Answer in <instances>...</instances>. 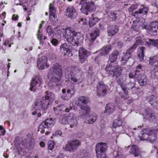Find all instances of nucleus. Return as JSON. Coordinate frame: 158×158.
Instances as JSON below:
<instances>
[{"instance_id": "obj_1", "label": "nucleus", "mask_w": 158, "mask_h": 158, "mask_svg": "<svg viewBox=\"0 0 158 158\" xmlns=\"http://www.w3.org/2000/svg\"><path fill=\"white\" fill-rule=\"evenodd\" d=\"M63 35L66 40L72 45L77 46L81 45L84 39L83 35L74 31L71 27L66 28Z\"/></svg>"}, {"instance_id": "obj_2", "label": "nucleus", "mask_w": 158, "mask_h": 158, "mask_svg": "<svg viewBox=\"0 0 158 158\" xmlns=\"http://www.w3.org/2000/svg\"><path fill=\"white\" fill-rule=\"evenodd\" d=\"M46 95L44 97L35 101V107L36 109L42 108L44 110L48 109L55 99L54 94L48 91L45 92Z\"/></svg>"}, {"instance_id": "obj_3", "label": "nucleus", "mask_w": 158, "mask_h": 158, "mask_svg": "<svg viewBox=\"0 0 158 158\" xmlns=\"http://www.w3.org/2000/svg\"><path fill=\"white\" fill-rule=\"evenodd\" d=\"M15 145L19 155H22V152H24L26 149L30 150L32 149L35 144V140L33 138L27 137L23 140H15Z\"/></svg>"}, {"instance_id": "obj_4", "label": "nucleus", "mask_w": 158, "mask_h": 158, "mask_svg": "<svg viewBox=\"0 0 158 158\" xmlns=\"http://www.w3.org/2000/svg\"><path fill=\"white\" fill-rule=\"evenodd\" d=\"M62 73V69L58 63H56L50 68L48 77L51 79V81H59L61 78Z\"/></svg>"}, {"instance_id": "obj_5", "label": "nucleus", "mask_w": 158, "mask_h": 158, "mask_svg": "<svg viewBox=\"0 0 158 158\" xmlns=\"http://www.w3.org/2000/svg\"><path fill=\"white\" fill-rule=\"evenodd\" d=\"M79 4L81 8L80 9L81 12L88 15V13L94 11L96 9L95 3L93 1H87V0H80Z\"/></svg>"}, {"instance_id": "obj_6", "label": "nucleus", "mask_w": 158, "mask_h": 158, "mask_svg": "<svg viewBox=\"0 0 158 158\" xmlns=\"http://www.w3.org/2000/svg\"><path fill=\"white\" fill-rule=\"evenodd\" d=\"M105 70L107 72H111L113 73H110L109 74V76L115 77L116 78L119 77L121 75L122 72V68L117 64H107Z\"/></svg>"}, {"instance_id": "obj_7", "label": "nucleus", "mask_w": 158, "mask_h": 158, "mask_svg": "<svg viewBox=\"0 0 158 158\" xmlns=\"http://www.w3.org/2000/svg\"><path fill=\"white\" fill-rule=\"evenodd\" d=\"M107 145L105 143H99L97 144L95 150L97 158H107L106 155Z\"/></svg>"}, {"instance_id": "obj_8", "label": "nucleus", "mask_w": 158, "mask_h": 158, "mask_svg": "<svg viewBox=\"0 0 158 158\" xmlns=\"http://www.w3.org/2000/svg\"><path fill=\"white\" fill-rule=\"evenodd\" d=\"M75 91V87L73 85H69L65 88L62 89L61 98L64 100L69 99L74 95Z\"/></svg>"}, {"instance_id": "obj_9", "label": "nucleus", "mask_w": 158, "mask_h": 158, "mask_svg": "<svg viewBox=\"0 0 158 158\" xmlns=\"http://www.w3.org/2000/svg\"><path fill=\"white\" fill-rule=\"evenodd\" d=\"M109 90L108 86L105 85L103 81L98 82L96 86L97 95L98 97H103L106 96Z\"/></svg>"}, {"instance_id": "obj_10", "label": "nucleus", "mask_w": 158, "mask_h": 158, "mask_svg": "<svg viewBox=\"0 0 158 158\" xmlns=\"http://www.w3.org/2000/svg\"><path fill=\"white\" fill-rule=\"evenodd\" d=\"M81 144V142L77 139L69 140L65 146L63 147L62 149L64 150L73 152L76 150Z\"/></svg>"}, {"instance_id": "obj_11", "label": "nucleus", "mask_w": 158, "mask_h": 158, "mask_svg": "<svg viewBox=\"0 0 158 158\" xmlns=\"http://www.w3.org/2000/svg\"><path fill=\"white\" fill-rule=\"evenodd\" d=\"M43 82V79L40 75H36L32 79L30 84V90L32 91L35 92L36 89L40 87Z\"/></svg>"}, {"instance_id": "obj_12", "label": "nucleus", "mask_w": 158, "mask_h": 158, "mask_svg": "<svg viewBox=\"0 0 158 158\" xmlns=\"http://www.w3.org/2000/svg\"><path fill=\"white\" fill-rule=\"evenodd\" d=\"M149 11L148 6L144 5H142L137 10L132 13V15L137 17L144 15H147Z\"/></svg>"}, {"instance_id": "obj_13", "label": "nucleus", "mask_w": 158, "mask_h": 158, "mask_svg": "<svg viewBox=\"0 0 158 158\" xmlns=\"http://www.w3.org/2000/svg\"><path fill=\"white\" fill-rule=\"evenodd\" d=\"M78 52L80 60L82 64L85 62L88 56L91 54L89 52L82 48H81L79 49Z\"/></svg>"}, {"instance_id": "obj_14", "label": "nucleus", "mask_w": 158, "mask_h": 158, "mask_svg": "<svg viewBox=\"0 0 158 158\" xmlns=\"http://www.w3.org/2000/svg\"><path fill=\"white\" fill-rule=\"evenodd\" d=\"M87 84L88 85H91L93 84L96 79L92 67L89 68L87 71Z\"/></svg>"}, {"instance_id": "obj_15", "label": "nucleus", "mask_w": 158, "mask_h": 158, "mask_svg": "<svg viewBox=\"0 0 158 158\" xmlns=\"http://www.w3.org/2000/svg\"><path fill=\"white\" fill-rule=\"evenodd\" d=\"M80 71V69L77 66L68 67L65 70V77L68 79L76 72L78 73Z\"/></svg>"}, {"instance_id": "obj_16", "label": "nucleus", "mask_w": 158, "mask_h": 158, "mask_svg": "<svg viewBox=\"0 0 158 158\" xmlns=\"http://www.w3.org/2000/svg\"><path fill=\"white\" fill-rule=\"evenodd\" d=\"M145 100L152 106L154 107H158V96L154 95L147 96L145 98Z\"/></svg>"}, {"instance_id": "obj_17", "label": "nucleus", "mask_w": 158, "mask_h": 158, "mask_svg": "<svg viewBox=\"0 0 158 158\" xmlns=\"http://www.w3.org/2000/svg\"><path fill=\"white\" fill-rule=\"evenodd\" d=\"M47 58L45 56H42L39 58L37 61V66L40 69H44L45 66L47 68L49 67V64H47Z\"/></svg>"}, {"instance_id": "obj_18", "label": "nucleus", "mask_w": 158, "mask_h": 158, "mask_svg": "<svg viewBox=\"0 0 158 158\" xmlns=\"http://www.w3.org/2000/svg\"><path fill=\"white\" fill-rule=\"evenodd\" d=\"M66 16L71 19H74L77 15L76 9L73 6H69L66 9Z\"/></svg>"}, {"instance_id": "obj_19", "label": "nucleus", "mask_w": 158, "mask_h": 158, "mask_svg": "<svg viewBox=\"0 0 158 158\" xmlns=\"http://www.w3.org/2000/svg\"><path fill=\"white\" fill-rule=\"evenodd\" d=\"M89 98L85 96H81L78 98L77 105L79 106L81 109L87 108V104L88 103Z\"/></svg>"}, {"instance_id": "obj_20", "label": "nucleus", "mask_w": 158, "mask_h": 158, "mask_svg": "<svg viewBox=\"0 0 158 158\" xmlns=\"http://www.w3.org/2000/svg\"><path fill=\"white\" fill-rule=\"evenodd\" d=\"M112 49L111 44H108L103 46L98 51L99 54L102 56H106L109 54Z\"/></svg>"}, {"instance_id": "obj_21", "label": "nucleus", "mask_w": 158, "mask_h": 158, "mask_svg": "<svg viewBox=\"0 0 158 158\" xmlns=\"http://www.w3.org/2000/svg\"><path fill=\"white\" fill-rule=\"evenodd\" d=\"M71 47L69 44L66 43L60 45V52L64 56H69L71 52Z\"/></svg>"}, {"instance_id": "obj_22", "label": "nucleus", "mask_w": 158, "mask_h": 158, "mask_svg": "<svg viewBox=\"0 0 158 158\" xmlns=\"http://www.w3.org/2000/svg\"><path fill=\"white\" fill-rule=\"evenodd\" d=\"M100 34V30L98 28H94L91 31L90 35L88 37V40L90 42L93 43L99 36Z\"/></svg>"}, {"instance_id": "obj_23", "label": "nucleus", "mask_w": 158, "mask_h": 158, "mask_svg": "<svg viewBox=\"0 0 158 158\" xmlns=\"http://www.w3.org/2000/svg\"><path fill=\"white\" fill-rule=\"evenodd\" d=\"M119 55V52L117 50H114L109 55V60L107 64H114Z\"/></svg>"}, {"instance_id": "obj_24", "label": "nucleus", "mask_w": 158, "mask_h": 158, "mask_svg": "<svg viewBox=\"0 0 158 158\" xmlns=\"http://www.w3.org/2000/svg\"><path fill=\"white\" fill-rule=\"evenodd\" d=\"M149 31L153 36L158 35V22L153 21L149 24Z\"/></svg>"}, {"instance_id": "obj_25", "label": "nucleus", "mask_w": 158, "mask_h": 158, "mask_svg": "<svg viewBox=\"0 0 158 158\" xmlns=\"http://www.w3.org/2000/svg\"><path fill=\"white\" fill-rule=\"evenodd\" d=\"M119 27L116 25H109L107 27V33L109 36H113L118 32Z\"/></svg>"}, {"instance_id": "obj_26", "label": "nucleus", "mask_w": 158, "mask_h": 158, "mask_svg": "<svg viewBox=\"0 0 158 158\" xmlns=\"http://www.w3.org/2000/svg\"><path fill=\"white\" fill-rule=\"evenodd\" d=\"M49 9V18L50 20L56 22L58 20L57 16L55 15L56 10L55 8L53 6V4L52 3L50 4Z\"/></svg>"}, {"instance_id": "obj_27", "label": "nucleus", "mask_w": 158, "mask_h": 158, "mask_svg": "<svg viewBox=\"0 0 158 158\" xmlns=\"http://www.w3.org/2000/svg\"><path fill=\"white\" fill-rule=\"evenodd\" d=\"M54 123V121L52 118H48L43 121L40 125V128H50L52 127Z\"/></svg>"}, {"instance_id": "obj_28", "label": "nucleus", "mask_w": 158, "mask_h": 158, "mask_svg": "<svg viewBox=\"0 0 158 158\" xmlns=\"http://www.w3.org/2000/svg\"><path fill=\"white\" fill-rule=\"evenodd\" d=\"M82 111V114H81L79 116L81 118L85 119L86 122H87V119L89 117V113L90 111V109L89 106L87 107V108L81 109Z\"/></svg>"}, {"instance_id": "obj_29", "label": "nucleus", "mask_w": 158, "mask_h": 158, "mask_svg": "<svg viewBox=\"0 0 158 158\" xmlns=\"http://www.w3.org/2000/svg\"><path fill=\"white\" fill-rule=\"evenodd\" d=\"M137 78L138 84L140 86H144L146 84L148 79L145 74L139 75Z\"/></svg>"}, {"instance_id": "obj_30", "label": "nucleus", "mask_w": 158, "mask_h": 158, "mask_svg": "<svg viewBox=\"0 0 158 158\" xmlns=\"http://www.w3.org/2000/svg\"><path fill=\"white\" fill-rule=\"evenodd\" d=\"M146 48L144 47H139L137 49V55L140 62L143 61L144 56V51Z\"/></svg>"}, {"instance_id": "obj_31", "label": "nucleus", "mask_w": 158, "mask_h": 158, "mask_svg": "<svg viewBox=\"0 0 158 158\" xmlns=\"http://www.w3.org/2000/svg\"><path fill=\"white\" fill-rule=\"evenodd\" d=\"M135 49V47L133 46V47H131L128 49L125 53H124L122 57L128 60L131 58L132 55V53Z\"/></svg>"}, {"instance_id": "obj_32", "label": "nucleus", "mask_w": 158, "mask_h": 158, "mask_svg": "<svg viewBox=\"0 0 158 158\" xmlns=\"http://www.w3.org/2000/svg\"><path fill=\"white\" fill-rule=\"evenodd\" d=\"M135 39V43L131 47H133V46H135L136 49L138 46L142 45L143 44L144 39L143 38V36L140 35L136 37Z\"/></svg>"}, {"instance_id": "obj_33", "label": "nucleus", "mask_w": 158, "mask_h": 158, "mask_svg": "<svg viewBox=\"0 0 158 158\" xmlns=\"http://www.w3.org/2000/svg\"><path fill=\"white\" fill-rule=\"evenodd\" d=\"M148 131L149 137L148 140L150 143H152L155 142L156 139V134L154 132L153 129H149Z\"/></svg>"}, {"instance_id": "obj_34", "label": "nucleus", "mask_w": 158, "mask_h": 158, "mask_svg": "<svg viewBox=\"0 0 158 158\" xmlns=\"http://www.w3.org/2000/svg\"><path fill=\"white\" fill-rule=\"evenodd\" d=\"M78 73L76 72L73 76H71L70 78L68 79L69 81H70L71 83L73 84H75L80 79L81 75Z\"/></svg>"}, {"instance_id": "obj_35", "label": "nucleus", "mask_w": 158, "mask_h": 158, "mask_svg": "<svg viewBox=\"0 0 158 158\" xmlns=\"http://www.w3.org/2000/svg\"><path fill=\"white\" fill-rule=\"evenodd\" d=\"M78 123L76 117L73 114L72 117L68 118V124L70 125V127L73 128L76 127Z\"/></svg>"}, {"instance_id": "obj_36", "label": "nucleus", "mask_w": 158, "mask_h": 158, "mask_svg": "<svg viewBox=\"0 0 158 158\" xmlns=\"http://www.w3.org/2000/svg\"><path fill=\"white\" fill-rule=\"evenodd\" d=\"M145 112L147 118L150 121H152L155 118L154 114L150 108H147L145 110Z\"/></svg>"}, {"instance_id": "obj_37", "label": "nucleus", "mask_w": 158, "mask_h": 158, "mask_svg": "<svg viewBox=\"0 0 158 158\" xmlns=\"http://www.w3.org/2000/svg\"><path fill=\"white\" fill-rule=\"evenodd\" d=\"M105 109V113H112L115 110V106L113 103H108L106 104Z\"/></svg>"}, {"instance_id": "obj_38", "label": "nucleus", "mask_w": 158, "mask_h": 158, "mask_svg": "<svg viewBox=\"0 0 158 158\" xmlns=\"http://www.w3.org/2000/svg\"><path fill=\"white\" fill-rule=\"evenodd\" d=\"M130 153L133 154L135 156H137L140 154V151L137 145H133L130 151Z\"/></svg>"}, {"instance_id": "obj_39", "label": "nucleus", "mask_w": 158, "mask_h": 158, "mask_svg": "<svg viewBox=\"0 0 158 158\" xmlns=\"http://www.w3.org/2000/svg\"><path fill=\"white\" fill-rule=\"evenodd\" d=\"M100 19L98 17H94L92 15V17L90 18L89 21V25L90 27H93L99 21Z\"/></svg>"}, {"instance_id": "obj_40", "label": "nucleus", "mask_w": 158, "mask_h": 158, "mask_svg": "<svg viewBox=\"0 0 158 158\" xmlns=\"http://www.w3.org/2000/svg\"><path fill=\"white\" fill-rule=\"evenodd\" d=\"M144 130H145V133H142L141 135H139V136L140 140L142 141L148 140V139L149 137L148 133H149V129H146Z\"/></svg>"}, {"instance_id": "obj_41", "label": "nucleus", "mask_w": 158, "mask_h": 158, "mask_svg": "<svg viewBox=\"0 0 158 158\" xmlns=\"http://www.w3.org/2000/svg\"><path fill=\"white\" fill-rule=\"evenodd\" d=\"M97 115L95 114H91L89 115V118L86 123L89 124H93L97 119Z\"/></svg>"}, {"instance_id": "obj_42", "label": "nucleus", "mask_w": 158, "mask_h": 158, "mask_svg": "<svg viewBox=\"0 0 158 158\" xmlns=\"http://www.w3.org/2000/svg\"><path fill=\"white\" fill-rule=\"evenodd\" d=\"M106 13L109 18L112 19L114 20L116 19L117 17V14L115 12L111 11L109 12L107 10H106Z\"/></svg>"}, {"instance_id": "obj_43", "label": "nucleus", "mask_w": 158, "mask_h": 158, "mask_svg": "<svg viewBox=\"0 0 158 158\" xmlns=\"http://www.w3.org/2000/svg\"><path fill=\"white\" fill-rule=\"evenodd\" d=\"M122 124V120L121 119V117L119 116L117 119L114 120L113 122V125L114 128H116L118 127L121 126Z\"/></svg>"}, {"instance_id": "obj_44", "label": "nucleus", "mask_w": 158, "mask_h": 158, "mask_svg": "<svg viewBox=\"0 0 158 158\" xmlns=\"http://www.w3.org/2000/svg\"><path fill=\"white\" fill-rule=\"evenodd\" d=\"M49 79L50 80L49 83V87L52 89L54 90L56 89L59 85L58 82L59 81H51V79Z\"/></svg>"}, {"instance_id": "obj_45", "label": "nucleus", "mask_w": 158, "mask_h": 158, "mask_svg": "<svg viewBox=\"0 0 158 158\" xmlns=\"http://www.w3.org/2000/svg\"><path fill=\"white\" fill-rule=\"evenodd\" d=\"M42 27V25L40 24L39 27V29L38 31V33L37 34V37L38 39L40 40V44L42 45L43 44V41L42 40V38L43 37V35L41 33L40 29Z\"/></svg>"}, {"instance_id": "obj_46", "label": "nucleus", "mask_w": 158, "mask_h": 158, "mask_svg": "<svg viewBox=\"0 0 158 158\" xmlns=\"http://www.w3.org/2000/svg\"><path fill=\"white\" fill-rule=\"evenodd\" d=\"M115 105L118 107L119 108L123 109V106L124 105L122 100L118 98H116L115 99Z\"/></svg>"}, {"instance_id": "obj_47", "label": "nucleus", "mask_w": 158, "mask_h": 158, "mask_svg": "<svg viewBox=\"0 0 158 158\" xmlns=\"http://www.w3.org/2000/svg\"><path fill=\"white\" fill-rule=\"evenodd\" d=\"M155 67L151 71V73L153 77L158 79V65H155Z\"/></svg>"}, {"instance_id": "obj_48", "label": "nucleus", "mask_w": 158, "mask_h": 158, "mask_svg": "<svg viewBox=\"0 0 158 158\" xmlns=\"http://www.w3.org/2000/svg\"><path fill=\"white\" fill-rule=\"evenodd\" d=\"M35 102L34 104L32 105V107L33 108L36 110H40V112L39 113H38L37 114V116L38 117H40L41 116V114H44L48 112V111H47L48 109H47L45 110H44L43 109V108H40V109H36L35 108Z\"/></svg>"}, {"instance_id": "obj_49", "label": "nucleus", "mask_w": 158, "mask_h": 158, "mask_svg": "<svg viewBox=\"0 0 158 158\" xmlns=\"http://www.w3.org/2000/svg\"><path fill=\"white\" fill-rule=\"evenodd\" d=\"M135 82H132L130 81L129 82L127 83L125 86L127 87V88L128 90L131 89L135 87Z\"/></svg>"}, {"instance_id": "obj_50", "label": "nucleus", "mask_w": 158, "mask_h": 158, "mask_svg": "<svg viewBox=\"0 0 158 158\" xmlns=\"http://www.w3.org/2000/svg\"><path fill=\"white\" fill-rule=\"evenodd\" d=\"M158 60V55L155 56L153 57L150 59L149 60V64L151 65H153L154 64L157 63Z\"/></svg>"}, {"instance_id": "obj_51", "label": "nucleus", "mask_w": 158, "mask_h": 158, "mask_svg": "<svg viewBox=\"0 0 158 158\" xmlns=\"http://www.w3.org/2000/svg\"><path fill=\"white\" fill-rule=\"evenodd\" d=\"M115 153H115H114L113 156L115 158H125V156L121 152L116 151Z\"/></svg>"}, {"instance_id": "obj_52", "label": "nucleus", "mask_w": 158, "mask_h": 158, "mask_svg": "<svg viewBox=\"0 0 158 158\" xmlns=\"http://www.w3.org/2000/svg\"><path fill=\"white\" fill-rule=\"evenodd\" d=\"M131 28L134 31L137 32H139V31L140 29V27H139V25H137V23H136L135 22L134 23V21H133V23L132 25Z\"/></svg>"}, {"instance_id": "obj_53", "label": "nucleus", "mask_w": 158, "mask_h": 158, "mask_svg": "<svg viewBox=\"0 0 158 158\" xmlns=\"http://www.w3.org/2000/svg\"><path fill=\"white\" fill-rule=\"evenodd\" d=\"M54 143L53 141L50 140L48 141V147L49 150H52L54 148Z\"/></svg>"}, {"instance_id": "obj_54", "label": "nucleus", "mask_w": 158, "mask_h": 158, "mask_svg": "<svg viewBox=\"0 0 158 158\" xmlns=\"http://www.w3.org/2000/svg\"><path fill=\"white\" fill-rule=\"evenodd\" d=\"M47 32L50 36H51L52 34L54 35V30H52L51 27L50 25L47 26L46 29Z\"/></svg>"}, {"instance_id": "obj_55", "label": "nucleus", "mask_w": 158, "mask_h": 158, "mask_svg": "<svg viewBox=\"0 0 158 158\" xmlns=\"http://www.w3.org/2000/svg\"><path fill=\"white\" fill-rule=\"evenodd\" d=\"M57 34L60 35L61 34V31L59 27H57L54 28V34Z\"/></svg>"}, {"instance_id": "obj_56", "label": "nucleus", "mask_w": 158, "mask_h": 158, "mask_svg": "<svg viewBox=\"0 0 158 158\" xmlns=\"http://www.w3.org/2000/svg\"><path fill=\"white\" fill-rule=\"evenodd\" d=\"M60 122L62 124H66L68 123V119H67V118L65 116H63L62 118L60 120Z\"/></svg>"}, {"instance_id": "obj_57", "label": "nucleus", "mask_w": 158, "mask_h": 158, "mask_svg": "<svg viewBox=\"0 0 158 158\" xmlns=\"http://www.w3.org/2000/svg\"><path fill=\"white\" fill-rule=\"evenodd\" d=\"M122 90L123 91L124 93L126 95H127L128 94V89L127 88V87L125 86V84L122 85L120 86Z\"/></svg>"}, {"instance_id": "obj_58", "label": "nucleus", "mask_w": 158, "mask_h": 158, "mask_svg": "<svg viewBox=\"0 0 158 158\" xmlns=\"http://www.w3.org/2000/svg\"><path fill=\"white\" fill-rule=\"evenodd\" d=\"M74 107L73 106L69 105L68 107H66L64 109V111L65 112H69L70 111H72V110H74Z\"/></svg>"}, {"instance_id": "obj_59", "label": "nucleus", "mask_w": 158, "mask_h": 158, "mask_svg": "<svg viewBox=\"0 0 158 158\" xmlns=\"http://www.w3.org/2000/svg\"><path fill=\"white\" fill-rule=\"evenodd\" d=\"M62 135V132L61 130H58L56 131L54 133L52 134L53 136L59 137L61 136Z\"/></svg>"}, {"instance_id": "obj_60", "label": "nucleus", "mask_w": 158, "mask_h": 158, "mask_svg": "<svg viewBox=\"0 0 158 158\" xmlns=\"http://www.w3.org/2000/svg\"><path fill=\"white\" fill-rule=\"evenodd\" d=\"M117 78L116 82L120 86L124 84V81L121 80L119 77H118Z\"/></svg>"}, {"instance_id": "obj_61", "label": "nucleus", "mask_w": 158, "mask_h": 158, "mask_svg": "<svg viewBox=\"0 0 158 158\" xmlns=\"http://www.w3.org/2000/svg\"><path fill=\"white\" fill-rule=\"evenodd\" d=\"M139 27H141L142 29H145L149 31V25L148 26L146 24H142L139 25Z\"/></svg>"}, {"instance_id": "obj_62", "label": "nucleus", "mask_w": 158, "mask_h": 158, "mask_svg": "<svg viewBox=\"0 0 158 158\" xmlns=\"http://www.w3.org/2000/svg\"><path fill=\"white\" fill-rule=\"evenodd\" d=\"M52 44L55 46H57L58 44V41L56 39L53 38L51 41Z\"/></svg>"}, {"instance_id": "obj_63", "label": "nucleus", "mask_w": 158, "mask_h": 158, "mask_svg": "<svg viewBox=\"0 0 158 158\" xmlns=\"http://www.w3.org/2000/svg\"><path fill=\"white\" fill-rule=\"evenodd\" d=\"M149 41L152 43V45L154 46H156V40H154L151 39H149L148 40Z\"/></svg>"}, {"instance_id": "obj_64", "label": "nucleus", "mask_w": 158, "mask_h": 158, "mask_svg": "<svg viewBox=\"0 0 158 158\" xmlns=\"http://www.w3.org/2000/svg\"><path fill=\"white\" fill-rule=\"evenodd\" d=\"M123 43L122 42L119 41L117 42V47L119 49L121 48L123 46Z\"/></svg>"}]
</instances>
